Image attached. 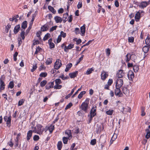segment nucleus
<instances>
[{
	"label": "nucleus",
	"instance_id": "58836bf2",
	"mask_svg": "<svg viewBox=\"0 0 150 150\" xmlns=\"http://www.w3.org/2000/svg\"><path fill=\"white\" fill-rule=\"evenodd\" d=\"M47 81L46 80H43L41 82L40 86L42 87L44 86L47 83Z\"/></svg>",
	"mask_w": 150,
	"mask_h": 150
},
{
	"label": "nucleus",
	"instance_id": "6e6d98bb",
	"mask_svg": "<svg viewBox=\"0 0 150 150\" xmlns=\"http://www.w3.org/2000/svg\"><path fill=\"white\" fill-rule=\"evenodd\" d=\"M60 35L61 37H62L63 38H64L66 36V33H64L63 31H61L60 32Z\"/></svg>",
	"mask_w": 150,
	"mask_h": 150
},
{
	"label": "nucleus",
	"instance_id": "9d476101",
	"mask_svg": "<svg viewBox=\"0 0 150 150\" xmlns=\"http://www.w3.org/2000/svg\"><path fill=\"white\" fill-rule=\"evenodd\" d=\"M149 3L147 2L146 1H142L139 5V6L140 7L142 8H144L146 7L149 4Z\"/></svg>",
	"mask_w": 150,
	"mask_h": 150
},
{
	"label": "nucleus",
	"instance_id": "ddd939ff",
	"mask_svg": "<svg viewBox=\"0 0 150 150\" xmlns=\"http://www.w3.org/2000/svg\"><path fill=\"white\" fill-rule=\"evenodd\" d=\"M108 76V75L104 71L102 72L101 74V78L103 80H104Z\"/></svg>",
	"mask_w": 150,
	"mask_h": 150
},
{
	"label": "nucleus",
	"instance_id": "393cba45",
	"mask_svg": "<svg viewBox=\"0 0 150 150\" xmlns=\"http://www.w3.org/2000/svg\"><path fill=\"white\" fill-rule=\"evenodd\" d=\"M100 141L102 143H105L106 142L105 137L103 135H101L100 139Z\"/></svg>",
	"mask_w": 150,
	"mask_h": 150
},
{
	"label": "nucleus",
	"instance_id": "864d4df0",
	"mask_svg": "<svg viewBox=\"0 0 150 150\" xmlns=\"http://www.w3.org/2000/svg\"><path fill=\"white\" fill-rule=\"evenodd\" d=\"M37 67V64H35V65H33V66L32 69L31 70V71L33 72L36 69Z\"/></svg>",
	"mask_w": 150,
	"mask_h": 150
},
{
	"label": "nucleus",
	"instance_id": "09e8293b",
	"mask_svg": "<svg viewBox=\"0 0 150 150\" xmlns=\"http://www.w3.org/2000/svg\"><path fill=\"white\" fill-rule=\"evenodd\" d=\"M18 54V52H16L13 54V59L15 61H16L17 60L16 57L17 56Z\"/></svg>",
	"mask_w": 150,
	"mask_h": 150
},
{
	"label": "nucleus",
	"instance_id": "3c124183",
	"mask_svg": "<svg viewBox=\"0 0 150 150\" xmlns=\"http://www.w3.org/2000/svg\"><path fill=\"white\" fill-rule=\"evenodd\" d=\"M55 81L56 84H59L62 83L61 80L59 79H57Z\"/></svg>",
	"mask_w": 150,
	"mask_h": 150
},
{
	"label": "nucleus",
	"instance_id": "4be33fe9",
	"mask_svg": "<svg viewBox=\"0 0 150 150\" xmlns=\"http://www.w3.org/2000/svg\"><path fill=\"white\" fill-rule=\"evenodd\" d=\"M120 88L118 87H116V89L115 90V94L116 96H117L119 95L121 92Z\"/></svg>",
	"mask_w": 150,
	"mask_h": 150
},
{
	"label": "nucleus",
	"instance_id": "aec40b11",
	"mask_svg": "<svg viewBox=\"0 0 150 150\" xmlns=\"http://www.w3.org/2000/svg\"><path fill=\"white\" fill-rule=\"evenodd\" d=\"M49 28L48 25H44L41 28V30L42 31H45L47 30Z\"/></svg>",
	"mask_w": 150,
	"mask_h": 150
},
{
	"label": "nucleus",
	"instance_id": "9b49d317",
	"mask_svg": "<svg viewBox=\"0 0 150 150\" xmlns=\"http://www.w3.org/2000/svg\"><path fill=\"white\" fill-rule=\"evenodd\" d=\"M54 81H53L48 83L45 86L46 89L48 90L51 88H52L54 85Z\"/></svg>",
	"mask_w": 150,
	"mask_h": 150
},
{
	"label": "nucleus",
	"instance_id": "4c0bfd02",
	"mask_svg": "<svg viewBox=\"0 0 150 150\" xmlns=\"http://www.w3.org/2000/svg\"><path fill=\"white\" fill-rule=\"evenodd\" d=\"M14 84L13 82V81L10 82L8 86V87L12 89L14 87Z\"/></svg>",
	"mask_w": 150,
	"mask_h": 150
},
{
	"label": "nucleus",
	"instance_id": "4d7b16f0",
	"mask_svg": "<svg viewBox=\"0 0 150 150\" xmlns=\"http://www.w3.org/2000/svg\"><path fill=\"white\" fill-rule=\"evenodd\" d=\"M57 27V26L56 25L52 27L50 29V32H51L55 30Z\"/></svg>",
	"mask_w": 150,
	"mask_h": 150
},
{
	"label": "nucleus",
	"instance_id": "680f3d73",
	"mask_svg": "<svg viewBox=\"0 0 150 150\" xmlns=\"http://www.w3.org/2000/svg\"><path fill=\"white\" fill-rule=\"evenodd\" d=\"M112 80L111 79H109L108 81V84L110 86L112 83Z\"/></svg>",
	"mask_w": 150,
	"mask_h": 150
},
{
	"label": "nucleus",
	"instance_id": "603ef678",
	"mask_svg": "<svg viewBox=\"0 0 150 150\" xmlns=\"http://www.w3.org/2000/svg\"><path fill=\"white\" fill-rule=\"evenodd\" d=\"M134 38L133 37H129L128 38V42H129L132 43L134 41Z\"/></svg>",
	"mask_w": 150,
	"mask_h": 150
},
{
	"label": "nucleus",
	"instance_id": "72a5a7b5",
	"mask_svg": "<svg viewBox=\"0 0 150 150\" xmlns=\"http://www.w3.org/2000/svg\"><path fill=\"white\" fill-rule=\"evenodd\" d=\"M50 34L49 33H47L46 34L44 37L43 40L45 41L48 39V38L50 37Z\"/></svg>",
	"mask_w": 150,
	"mask_h": 150
},
{
	"label": "nucleus",
	"instance_id": "338daca9",
	"mask_svg": "<svg viewBox=\"0 0 150 150\" xmlns=\"http://www.w3.org/2000/svg\"><path fill=\"white\" fill-rule=\"evenodd\" d=\"M74 31L75 33L77 34L79 33V29L78 28H75Z\"/></svg>",
	"mask_w": 150,
	"mask_h": 150
},
{
	"label": "nucleus",
	"instance_id": "e433bc0d",
	"mask_svg": "<svg viewBox=\"0 0 150 150\" xmlns=\"http://www.w3.org/2000/svg\"><path fill=\"white\" fill-rule=\"evenodd\" d=\"M52 59L51 58H48L47 59L46 63L47 65H49L52 62Z\"/></svg>",
	"mask_w": 150,
	"mask_h": 150
},
{
	"label": "nucleus",
	"instance_id": "ea45409f",
	"mask_svg": "<svg viewBox=\"0 0 150 150\" xmlns=\"http://www.w3.org/2000/svg\"><path fill=\"white\" fill-rule=\"evenodd\" d=\"M11 25L10 24H8L7 26L6 27V28H5V31L6 33H7L8 32L9 30L11 28Z\"/></svg>",
	"mask_w": 150,
	"mask_h": 150
},
{
	"label": "nucleus",
	"instance_id": "423d86ee",
	"mask_svg": "<svg viewBox=\"0 0 150 150\" xmlns=\"http://www.w3.org/2000/svg\"><path fill=\"white\" fill-rule=\"evenodd\" d=\"M62 65L61 61L59 59H57L56 60L54 65V68L56 69H58L60 68Z\"/></svg>",
	"mask_w": 150,
	"mask_h": 150
},
{
	"label": "nucleus",
	"instance_id": "a18cd8bd",
	"mask_svg": "<svg viewBox=\"0 0 150 150\" xmlns=\"http://www.w3.org/2000/svg\"><path fill=\"white\" fill-rule=\"evenodd\" d=\"M9 20L10 21H15V22H16L18 21V20L14 16L12 18H10Z\"/></svg>",
	"mask_w": 150,
	"mask_h": 150
},
{
	"label": "nucleus",
	"instance_id": "f3484780",
	"mask_svg": "<svg viewBox=\"0 0 150 150\" xmlns=\"http://www.w3.org/2000/svg\"><path fill=\"white\" fill-rule=\"evenodd\" d=\"M150 47V46L146 45L143 47L142 50L144 53H146L148 52Z\"/></svg>",
	"mask_w": 150,
	"mask_h": 150
},
{
	"label": "nucleus",
	"instance_id": "0eeeda50",
	"mask_svg": "<svg viewBox=\"0 0 150 150\" xmlns=\"http://www.w3.org/2000/svg\"><path fill=\"white\" fill-rule=\"evenodd\" d=\"M116 75L118 78H121L123 77L124 76L125 73H124L123 70H120L117 71Z\"/></svg>",
	"mask_w": 150,
	"mask_h": 150
},
{
	"label": "nucleus",
	"instance_id": "8fccbe9b",
	"mask_svg": "<svg viewBox=\"0 0 150 150\" xmlns=\"http://www.w3.org/2000/svg\"><path fill=\"white\" fill-rule=\"evenodd\" d=\"M72 105V104L71 103H70L68 104L65 108V109L67 110V109L70 108Z\"/></svg>",
	"mask_w": 150,
	"mask_h": 150
},
{
	"label": "nucleus",
	"instance_id": "f8f14e48",
	"mask_svg": "<svg viewBox=\"0 0 150 150\" xmlns=\"http://www.w3.org/2000/svg\"><path fill=\"white\" fill-rule=\"evenodd\" d=\"M74 47V45L70 44L67 47L66 46H65V48H64V51L65 52H67L68 50L71 49L73 48Z\"/></svg>",
	"mask_w": 150,
	"mask_h": 150
},
{
	"label": "nucleus",
	"instance_id": "b1692460",
	"mask_svg": "<svg viewBox=\"0 0 150 150\" xmlns=\"http://www.w3.org/2000/svg\"><path fill=\"white\" fill-rule=\"evenodd\" d=\"M72 64L71 63H69L68 65L66 66L65 71L66 72L68 71L69 69L72 67Z\"/></svg>",
	"mask_w": 150,
	"mask_h": 150
},
{
	"label": "nucleus",
	"instance_id": "a19ab883",
	"mask_svg": "<svg viewBox=\"0 0 150 150\" xmlns=\"http://www.w3.org/2000/svg\"><path fill=\"white\" fill-rule=\"evenodd\" d=\"M117 134H114L111 139L110 142H111V141H115V139L117 138Z\"/></svg>",
	"mask_w": 150,
	"mask_h": 150
},
{
	"label": "nucleus",
	"instance_id": "cd10ccee",
	"mask_svg": "<svg viewBox=\"0 0 150 150\" xmlns=\"http://www.w3.org/2000/svg\"><path fill=\"white\" fill-rule=\"evenodd\" d=\"M62 143L61 141H59L57 144V147L58 150H61L62 147Z\"/></svg>",
	"mask_w": 150,
	"mask_h": 150
},
{
	"label": "nucleus",
	"instance_id": "c03bdc74",
	"mask_svg": "<svg viewBox=\"0 0 150 150\" xmlns=\"http://www.w3.org/2000/svg\"><path fill=\"white\" fill-rule=\"evenodd\" d=\"M96 143V139H94L91 140V141L90 144L92 145H95Z\"/></svg>",
	"mask_w": 150,
	"mask_h": 150
},
{
	"label": "nucleus",
	"instance_id": "a211bd4d",
	"mask_svg": "<svg viewBox=\"0 0 150 150\" xmlns=\"http://www.w3.org/2000/svg\"><path fill=\"white\" fill-rule=\"evenodd\" d=\"M33 132V131H32V130H29L28 132L27 136V140L28 141L31 137Z\"/></svg>",
	"mask_w": 150,
	"mask_h": 150
},
{
	"label": "nucleus",
	"instance_id": "c9c22d12",
	"mask_svg": "<svg viewBox=\"0 0 150 150\" xmlns=\"http://www.w3.org/2000/svg\"><path fill=\"white\" fill-rule=\"evenodd\" d=\"M150 38H149L148 37L145 40V44L147 45H148L150 46Z\"/></svg>",
	"mask_w": 150,
	"mask_h": 150
},
{
	"label": "nucleus",
	"instance_id": "6ab92c4d",
	"mask_svg": "<svg viewBox=\"0 0 150 150\" xmlns=\"http://www.w3.org/2000/svg\"><path fill=\"white\" fill-rule=\"evenodd\" d=\"M78 71H76L72 73H69V75L71 78H73L76 77Z\"/></svg>",
	"mask_w": 150,
	"mask_h": 150
},
{
	"label": "nucleus",
	"instance_id": "c85d7f7f",
	"mask_svg": "<svg viewBox=\"0 0 150 150\" xmlns=\"http://www.w3.org/2000/svg\"><path fill=\"white\" fill-rule=\"evenodd\" d=\"M131 54L130 53H128L126 55V62H129L131 59Z\"/></svg>",
	"mask_w": 150,
	"mask_h": 150
},
{
	"label": "nucleus",
	"instance_id": "dca6fc26",
	"mask_svg": "<svg viewBox=\"0 0 150 150\" xmlns=\"http://www.w3.org/2000/svg\"><path fill=\"white\" fill-rule=\"evenodd\" d=\"M20 25H18L15 26L14 30V33L15 34H16L20 30Z\"/></svg>",
	"mask_w": 150,
	"mask_h": 150
},
{
	"label": "nucleus",
	"instance_id": "1a4fd4ad",
	"mask_svg": "<svg viewBox=\"0 0 150 150\" xmlns=\"http://www.w3.org/2000/svg\"><path fill=\"white\" fill-rule=\"evenodd\" d=\"M96 106L95 107H93L90 112V115L91 116V117H94L96 114Z\"/></svg>",
	"mask_w": 150,
	"mask_h": 150
},
{
	"label": "nucleus",
	"instance_id": "49530a36",
	"mask_svg": "<svg viewBox=\"0 0 150 150\" xmlns=\"http://www.w3.org/2000/svg\"><path fill=\"white\" fill-rule=\"evenodd\" d=\"M47 75V74L46 72L41 73L40 75V76L41 77H46Z\"/></svg>",
	"mask_w": 150,
	"mask_h": 150
},
{
	"label": "nucleus",
	"instance_id": "052dcab7",
	"mask_svg": "<svg viewBox=\"0 0 150 150\" xmlns=\"http://www.w3.org/2000/svg\"><path fill=\"white\" fill-rule=\"evenodd\" d=\"M37 14V13L36 11H35V13L32 14V19L33 20H34Z\"/></svg>",
	"mask_w": 150,
	"mask_h": 150
},
{
	"label": "nucleus",
	"instance_id": "e2e57ef3",
	"mask_svg": "<svg viewBox=\"0 0 150 150\" xmlns=\"http://www.w3.org/2000/svg\"><path fill=\"white\" fill-rule=\"evenodd\" d=\"M18 46H20L21 45L22 43V41L21 40V38H18Z\"/></svg>",
	"mask_w": 150,
	"mask_h": 150
},
{
	"label": "nucleus",
	"instance_id": "79ce46f5",
	"mask_svg": "<svg viewBox=\"0 0 150 150\" xmlns=\"http://www.w3.org/2000/svg\"><path fill=\"white\" fill-rule=\"evenodd\" d=\"M24 100H25L23 99L20 100L18 102V106H19L22 105L24 102Z\"/></svg>",
	"mask_w": 150,
	"mask_h": 150
},
{
	"label": "nucleus",
	"instance_id": "774afa93",
	"mask_svg": "<svg viewBox=\"0 0 150 150\" xmlns=\"http://www.w3.org/2000/svg\"><path fill=\"white\" fill-rule=\"evenodd\" d=\"M150 137V133L146 132V134L145 136V137L147 139H148Z\"/></svg>",
	"mask_w": 150,
	"mask_h": 150
},
{
	"label": "nucleus",
	"instance_id": "6e6552de",
	"mask_svg": "<svg viewBox=\"0 0 150 150\" xmlns=\"http://www.w3.org/2000/svg\"><path fill=\"white\" fill-rule=\"evenodd\" d=\"M127 76L129 80H132L134 77V74L132 71H129L128 72Z\"/></svg>",
	"mask_w": 150,
	"mask_h": 150
},
{
	"label": "nucleus",
	"instance_id": "4468645a",
	"mask_svg": "<svg viewBox=\"0 0 150 150\" xmlns=\"http://www.w3.org/2000/svg\"><path fill=\"white\" fill-rule=\"evenodd\" d=\"M65 134L67 135L68 139L70 140L71 138V131L70 130H67L66 131Z\"/></svg>",
	"mask_w": 150,
	"mask_h": 150
},
{
	"label": "nucleus",
	"instance_id": "69168bd1",
	"mask_svg": "<svg viewBox=\"0 0 150 150\" xmlns=\"http://www.w3.org/2000/svg\"><path fill=\"white\" fill-rule=\"evenodd\" d=\"M50 47V48H52L54 47V44L53 42H50V44H49Z\"/></svg>",
	"mask_w": 150,
	"mask_h": 150
},
{
	"label": "nucleus",
	"instance_id": "c756f323",
	"mask_svg": "<svg viewBox=\"0 0 150 150\" xmlns=\"http://www.w3.org/2000/svg\"><path fill=\"white\" fill-rule=\"evenodd\" d=\"M81 31L83 35L85 33V28L84 25H83L81 28Z\"/></svg>",
	"mask_w": 150,
	"mask_h": 150
},
{
	"label": "nucleus",
	"instance_id": "7ed1b4c3",
	"mask_svg": "<svg viewBox=\"0 0 150 150\" xmlns=\"http://www.w3.org/2000/svg\"><path fill=\"white\" fill-rule=\"evenodd\" d=\"M5 79V77L4 76L2 75L1 76L0 78V90H3L5 88V84L4 82L3 81Z\"/></svg>",
	"mask_w": 150,
	"mask_h": 150
},
{
	"label": "nucleus",
	"instance_id": "0e129e2a",
	"mask_svg": "<svg viewBox=\"0 0 150 150\" xmlns=\"http://www.w3.org/2000/svg\"><path fill=\"white\" fill-rule=\"evenodd\" d=\"M8 144L11 147H12L13 146V144L12 142V140L11 139L10 141L8 143Z\"/></svg>",
	"mask_w": 150,
	"mask_h": 150
},
{
	"label": "nucleus",
	"instance_id": "5fc2aeb1",
	"mask_svg": "<svg viewBox=\"0 0 150 150\" xmlns=\"http://www.w3.org/2000/svg\"><path fill=\"white\" fill-rule=\"evenodd\" d=\"M41 49V48L39 46L36 47V51L35 52V54H37L39 52Z\"/></svg>",
	"mask_w": 150,
	"mask_h": 150
},
{
	"label": "nucleus",
	"instance_id": "bf43d9fd",
	"mask_svg": "<svg viewBox=\"0 0 150 150\" xmlns=\"http://www.w3.org/2000/svg\"><path fill=\"white\" fill-rule=\"evenodd\" d=\"M82 4L81 2H79L77 6V7L78 9L81 8L82 7Z\"/></svg>",
	"mask_w": 150,
	"mask_h": 150
},
{
	"label": "nucleus",
	"instance_id": "7c9ffc66",
	"mask_svg": "<svg viewBox=\"0 0 150 150\" xmlns=\"http://www.w3.org/2000/svg\"><path fill=\"white\" fill-rule=\"evenodd\" d=\"M54 128V125H50L48 128V129L50 133H51Z\"/></svg>",
	"mask_w": 150,
	"mask_h": 150
},
{
	"label": "nucleus",
	"instance_id": "20e7f679",
	"mask_svg": "<svg viewBox=\"0 0 150 150\" xmlns=\"http://www.w3.org/2000/svg\"><path fill=\"white\" fill-rule=\"evenodd\" d=\"M123 84V80L122 79L118 78L116 81V87L121 88Z\"/></svg>",
	"mask_w": 150,
	"mask_h": 150
},
{
	"label": "nucleus",
	"instance_id": "de8ad7c7",
	"mask_svg": "<svg viewBox=\"0 0 150 150\" xmlns=\"http://www.w3.org/2000/svg\"><path fill=\"white\" fill-rule=\"evenodd\" d=\"M113 112V110H108V111H107L106 112V113L108 115H112Z\"/></svg>",
	"mask_w": 150,
	"mask_h": 150
},
{
	"label": "nucleus",
	"instance_id": "13d9d810",
	"mask_svg": "<svg viewBox=\"0 0 150 150\" xmlns=\"http://www.w3.org/2000/svg\"><path fill=\"white\" fill-rule=\"evenodd\" d=\"M39 139V137L37 135H35L33 137V140L35 141L38 140Z\"/></svg>",
	"mask_w": 150,
	"mask_h": 150
},
{
	"label": "nucleus",
	"instance_id": "f257e3e1",
	"mask_svg": "<svg viewBox=\"0 0 150 150\" xmlns=\"http://www.w3.org/2000/svg\"><path fill=\"white\" fill-rule=\"evenodd\" d=\"M32 128L33 129V132L37 133L40 135L42 134L43 132L45 130V129L43 126L39 124H37L36 126L34 127L33 128L32 126Z\"/></svg>",
	"mask_w": 150,
	"mask_h": 150
},
{
	"label": "nucleus",
	"instance_id": "37998d69",
	"mask_svg": "<svg viewBox=\"0 0 150 150\" xmlns=\"http://www.w3.org/2000/svg\"><path fill=\"white\" fill-rule=\"evenodd\" d=\"M68 137H64L63 138V141L64 144H67L68 142Z\"/></svg>",
	"mask_w": 150,
	"mask_h": 150
},
{
	"label": "nucleus",
	"instance_id": "39448f33",
	"mask_svg": "<svg viewBox=\"0 0 150 150\" xmlns=\"http://www.w3.org/2000/svg\"><path fill=\"white\" fill-rule=\"evenodd\" d=\"M88 103L86 102H84L82 103L81 106L80 107V108L82 110H83L85 112H86L88 108Z\"/></svg>",
	"mask_w": 150,
	"mask_h": 150
},
{
	"label": "nucleus",
	"instance_id": "f704fd0d",
	"mask_svg": "<svg viewBox=\"0 0 150 150\" xmlns=\"http://www.w3.org/2000/svg\"><path fill=\"white\" fill-rule=\"evenodd\" d=\"M62 87V86L61 85L55 84V85L54 86V88L55 89H61Z\"/></svg>",
	"mask_w": 150,
	"mask_h": 150
},
{
	"label": "nucleus",
	"instance_id": "412c9836",
	"mask_svg": "<svg viewBox=\"0 0 150 150\" xmlns=\"http://www.w3.org/2000/svg\"><path fill=\"white\" fill-rule=\"evenodd\" d=\"M140 18V13L138 11L135 14V18L136 21H139Z\"/></svg>",
	"mask_w": 150,
	"mask_h": 150
},
{
	"label": "nucleus",
	"instance_id": "bb28decb",
	"mask_svg": "<svg viewBox=\"0 0 150 150\" xmlns=\"http://www.w3.org/2000/svg\"><path fill=\"white\" fill-rule=\"evenodd\" d=\"M94 70L93 68L88 69L86 71V74L87 75H88L91 74L93 71Z\"/></svg>",
	"mask_w": 150,
	"mask_h": 150
},
{
	"label": "nucleus",
	"instance_id": "f03ea898",
	"mask_svg": "<svg viewBox=\"0 0 150 150\" xmlns=\"http://www.w3.org/2000/svg\"><path fill=\"white\" fill-rule=\"evenodd\" d=\"M27 25V22L26 21H24L21 24V33L20 35L23 40H24L25 38L24 35L25 34V32L24 30L26 28Z\"/></svg>",
	"mask_w": 150,
	"mask_h": 150
},
{
	"label": "nucleus",
	"instance_id": "473e14b6",
	"mask_svg": "<svg viewBox=\"0 0 150 150\" xmlns=\"http://www.w3.org/2000/svg\"><path fill=\"white\" fill-rule=\"evenodd\" d=\"M133 69L134 71L135 72H137L138 71L139 69V66L137 65H134L133 66Z\"/></svg>",
	"mask_w": 150,
	"mask_h": 150
},
{
	"label": "nucleus",
	"instance_id": "5701e85b",
	"mask_svg": "<svg viewBox=\"0 0 150 150\" xmlns=\"http://www.w3.org/2000/svg\"><path fill=\"white\" fill-rule=\"evenodd\" d=\"M76 86H75V87H74L72 89V90H71V93H69V94H68L67 96H66L65 97V98L66 99H68V98H69L71 95L74 92V91L76 89Z\"/></svg>",
	"mask_w": 150,
	"mask_h": 150
},
{
	"label": "nucleus",
	"instance_id": "2f4dec72",
	"mask_svg": "<svg viewBox=\"0 0 150 150\" xmlns=\"http://www.w3.org/2000/svg\"><path fill=\"white\" fill-rule=\"evenodd\" d=\"M86 93L85 91H83L81 92L80 93L78 96V98L79 99L81 98L83 95H84Z\"/></svg>",
	"mask_w": 150,
	"mask_h": 150
},
{
	"label": "nucleus",
	"instance_id": "2eb2a0df",
	"mask_svg": "<svg viewBox=\"0 0 150 150\" xmlns=\"http://www.w3.org/2000/svg\"><path fill=\"white\" fill-rule=\"evenodd\" d=\"M54 18L56 22L57 23H61L62 21V18L59 16H56Z\"/></svg>",
	"mask_w": 150,
	"mask_h": 150
},
{
	"label": "nucleus",
	"instance_id": "a878e982",
	"mask_svg": "<svg viewBox=\"0 0 150 150\" xmlns=\"http://www.w3.org/2000/svg\"><path fill=\"white\" fill-rule=\"evenodd\" d=\"M48 8L49 10L52 12L53 13H55L56 11L54 8L50 6H48Z\"/></svg>",
	"mask_w": 150,
	"mask_h": 150
}]
</instances>
